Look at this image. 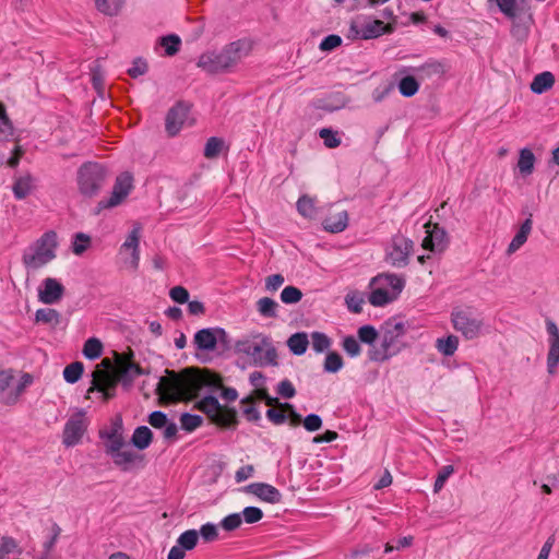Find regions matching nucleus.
I'll use <instances>...</instances> for the list:
<instances>
[{
	"label": "nucleus",
	"mask_w": 559,
	"mask_h": 559,
	"mask_svg": "<svg viewBox=\"0 0 559 559\" xmlns=\"http://www.w3.org/2000/svg\"><path fill=\"white\" fill-rule=\"evenodd\" d=\"M204 389L216 391L222 389L221 396L227 402H234L238 392L234 388H224L222 377L209 369L186 368L179 373L166 370V376L158 381L156 392L167 403L192 401Z\"/></svg>",
	"instance_id": "1"
},
{
	"label": "nucleus",
	"mask_w": 559,
	"mask_h": 559,
	"mask_svg": "<svg viewBox=\"0 0 559 559\" xmlns=\"http://www.w3.org/2000/svg\"><path fill=\"white\" fill-rule=\"evenodd\" d=\"M13 194L17 200L25 199L33 189V178L31 175H25L15 178L13 183Z\"/></svg>",
	"instance_id": "30"
},
{
	"label": "nucleus",
	"mask_w": 559,
	"mask_h": 559,
	"mask_svg": "<svg viewBox=\"0 0 559 559\" xmlns=\"http://www.w3.org/2000/svg\"><path fill=\"white\" fill-rule=\"evenodd\" d=\"M140 227H134L128 235L126 241L122 245V249H131L132 250V265L138 267L140 260Z\"/></svg>",
	"instance_id": "28"
},
{
	"label": "nucleus",
	"mask_w": 559,
	"mask_h": 559,
	"mask_svg": "<svg viewBox=\"0 0 559 559\" xmlns=\"http://www.w3.org/2000/svg\"><path fill=\"white\" fill-rule=\"evenodd\" d=\"M91 243V237L84 233H78L74 236L72 243V251L76 255L83 254Z\"/></svg>",
	"instance_id": "50"
},
{
	"label": "nucleus",
	"mask_w": 559,
	"mask_h": 559,
	"mask_svg": "<svg viewBox=\"0 0 559 559\" xmlns=\"http://www.w3.org/2000/svg\"><path fill=\"white\" fill-rule=\"evenodd\" d=\"M255 399L253 395H248L240 401L242 405V414L248 421L258 423L261 419L260 412L254 406Z\"/></svg>",
	"instance_id": "36"
},
{
	"label": "nucleus",
	"mask_w": 559,
	"mask_h": 559,
	"mask_svg": "<svg viewBox=\"0 0 559 559\" xmlns=\"http://www.w3.org/2000/svg\"><path fill=\"white\" fill-rule=\"evenodd\" d=\"M133 189V177L130 173L124 171L117 176L112 187L111 195L103 199L97 203L95 214H99L103 210L112 209L123 202Z\"/></svg>",
	"instance_id": "13"
},
{
	"label": "nucleus",
	"mask_w": 559,
	"mask_h": 559,
	"mask_svg": "<svg viewBox=\"0 0 559 559\" xmlns=\"http://www.w3.org/2000/svg\"><path fill=\"white\" fill-rule=\"evenodd\" d=\"M349 31L353 38L372 39L392 33L393 27L381 20L366 17L361 23L353 22Z\"/></svg>",
	"instance_id": "16"
},
{
	"label": "nucleus",
	"mask_w": 559,
	"mask_h": 559,
	"mask_svg": "<svg viewBox=\"0 0 559 559\" xmlns=\"http://www.w3.org/2000/svg\"><path fill=\"white\" fill-rule=\"evenodd\" d=\"M159 45L165 49L167 56L176 55L181 46V39L178 35L170 34L159 38Z\"/></svg>",
	"instance_id": "39"
},
{
	"label": "nucleus",
	"mask_w": 559,
	"mask_h": 559,
	"mask_svg": "<svg viewBox=\"0 0 559 559\" xmlns=\"http://www.w3.org/2000/svg\"><path fill=\"white\" fill-rule=\"evenodd\" d=\"M123 3L124 0H95L97 10L109 16L117 15Z\"/></svg>",
	"instance_id": "38"
},
{
	"label": "nucleus",
	"mask_w": 559,
	"mask_h": 559,
	"mask_svg": "<svg viewBox=\"0 0 559 559\" xmlns=\"http://www.w3.org/2000/svg\"><path fill=\"white\" fill-rule=\"evenodd\" d=\"M114 360L115 374H110L99 367H96L93 371L90 391L97 390L103 393L105 401L115 396L118 383H121L124 389H130L138 377L148 373V371L134 361V352L131 348L122 353L115 352Z\"/></svg>",
	"instance_id": "2"
},
{
	"label": "nucleus",
	"mask_w": 559,
	"mask_h": 559,
	"mask_svg": "<svg viewBox=\"0 0 559 559\" xmlns=\"http://www.w3.org/2000/svg\"><path fill=\"white\" fill-rule=\"evenodd\" d=\"M243 520L248 524H253L262 520L263 512L257 507H247L242 511Z\"/></svg>",
	"instance_id": "59"
},
{
	"label": "nucleus",
	"mask_w": 559,
	"mask_h": 559,
	"mask_svg": "<svg viewBox=\"0 0 559 559\" xmlns=\"http://www.w3.org/2000/svg\"><path fill=\"white\" fill-rule=\"evenodd\" d=\"M345 300L347 308L353 313H360L362 311L364 298L360 297L359 295H347Z\"/></svg>",
	"instance_id": "64"
},
{
	"label": "nucleus",
	"mask_w": 559,
	"mask_h": 559,
	"mask_svg": "<svg viewBox=\"0 0 559 559\" xmlns=\"http://www.w3.org/2000/svg\"><path fill=\"white\" fill-rule=\"evenodd\" d=\"M342 45V38L338 35H329L320 43L319 48L322 51H331Z\"/></svg>",
	"instance_id": "62"
},
{
	"label": "nucleus",
	"mask_w": 559,
	"mask_h": 559,
	"mask_svg": "<svg viewBox=\"0 0 559 559\" xmlns=\"http://www.w3.org/2000/svg\"><path fill=\"white\" fill-rule=\"evenodd\" d=\"M224 141L221 138L212 136L210 138L204 147V156L207 159H213L218 157L221 151L223 148Z\"/></svg>",
	"instance_id": "44"
},
{
	"label": "nucleus",
	"mask_w": 559,
	"mask_h": 559,
	"mask_svg": "<svg viewBox=\"0 0 559 559\" xmlns=\"http://www.w3.org/2000/svg\"><path fill=\"white\" fill-rule=\"evenodd\" d=\"M17 548V543L13 537L4 536L0 543V559L13 552Z\"/></svg>",
	"instance_id": "63"
},
{
	"label": "nucleus",
	"mask_w": 559,
	"mask_h": 559,
	"mask_svg": "<svg viewBox=\"0 0 559 559\" xmlns=\"http://www.w3.org/2000/svg\"><path fill=\"white\" fill-rule=\"evenodd\" d=\"M404 333V323L386 322L381 333V344L379 347L372 346L369 349V359L382 362L396 355L400 352V337H402Z\"/></svg>",
	"instance_id": "10"
},
{
	"label": "nucleus",
	"mask_w": 559,
	"mask_h": 559,
	"mask_svg": "<svg viewBox=\"0 0 559 559\" xmlns=\"http://www.w3.org/2000/svg\"><path fill=\"white\" fill-rule=\"evenodd\" d=\"M195 407L204 413L216 425L224 428H234L238 425L237 412L233 407L222 406L213 395L200 400Z\"/></svg>",
	"instance_id": "11"
},
{
	"label": "nucleus",
	"mask_w": 559,
	"mask_h": 559,
	"mask_svg": "<svg viewBox=\"0 0 559 559\" xmlns=\"http://www.w3.org/2000/svg\"><path fill=\"white\" fill-rule=\"evenodd\" d=\"M98 437L103 441L104 452L121 472H131L144 466V454L129 448L121 415L112 417L110 426L100 429Z\"/></svg>",
	"instance_id": "3"
},
{
	"label": "nucleus",
	"mask_w": 559,
	"mask_h": 559,
	"mask_svg": "<svg viewBox=\"0 0 559 559\" xmlns=\"http://www.w3.org/2000/svg\"><path fill=\"white\" fill-rule=\"evenodd\" d=\"M405 286L403 277L382 273L374 276L370 282L371 292L368 300L374 307H383L395 300Z\"/></svg>",
	"instance_id": "8"
},
{
	"label": "nucleus",
	"mask_w": 559,
	"mask_h": 559,
	"mask_svg": "<svg viewBox=\"0 0 559 559\" xmlns=\"http://www.w3.org/2000/svg\"><path fill=\"white\" fill-rule=\"evenodd\" d=\"M153 441V432L146 426H139L134 429L131 437V443L138 450L147 449Z\"/></svg>",
	"instance_id": "26"
},
{
	"label": "nucleus",
	"mask_w": 559,
	"mask_h": 559,
	"mask_svg": "<svg viewBox=\"0 0 559 559\" xmlns=\"http://www.w3.org/2000/svg\"><path fill=\"white\" fill-rule=\"evenodd\" d=\"M190 111V106L183 102H178L173 106L166 116V131L170 136H175L181 130Z\"/></svg>",
	"instance_id": "19"
},
{
	"label": "nucleus",
	"mask_w": 559,
	"mask_h": 559,
	"mask_svg": "<svg viewBox=\"0 0 559 559\" xmlns=\"http://www.w3.org/2000/svg\"><path fill=\"white\" fill-rule=\"evenodd\" d=\"M511 22V34L518 39L528 36L534 23L531 0H488Z\"/></svg>",
	"instance_id": "5"
},
{
	"label": "nucleus",
	"mask_w": 559,
	"mask_h": 559,
	"mask_svg": "<svg viewBox=\"0 0 559 559\" xmlns=\"http://www.w3.org/2000/svg\"><path fill=\"white\" fill-rule=\"evenodd\" d=\"M57 234L53 230L46 231L27 250L24 251L22 261L28 269H39L56 258Z\"/></svg>",
	"instance_id": "9"
},
{
	"label": "nucleus",
	"mask_w": 559,
	"mask_h": 559,
	"mask_svg": "<svg viewBox=\"0 0 559 559\" xmlns=\"http://www.w3.org/2000/svg\"><path fill=\"white\" fill-rule=\"evenodd\" d=\"M554 84L555 75L549 71H545L535 75L533 82L531 83V90L536 94H543L550 90Z\"/></svg>",
	"instance_id": "27"
},
{
	"label": "nucleus",
	"mask_w": 559,
	"mask_h": 559,
	"mask_svg": "<svg viewBox=\"0 0 559 559\" xmlns=\"http://www.w3.org/2000/svg\"><path fill=\"white\" fill-rule=\"evenodd\" d=\"M13 133V123L7 114L4 104L0 102V141H9Z\"/></svg>",
	"instance_id": "35"
},
{
	"label": "nucleus",
	"mask_w": 559,
	"mask_h": 559,
	"mask_svg": "<svg viewBox=\"0 0 559 559\" xmlns=\"http://www.w3.org/2000/svg\"><path fill=\"white\" fill-rule=\"evenodd\" d=\"M451 322L453 329L466 340L478 337L483 328V320L469 308H455L451 313Z\"/></svg>",
	"instance_id": "12"
},
{
	"label": "nucleus",
	"mask_w": 559,
	"mask_h": 559,
	"mask_svg": "<svg viewBox=\"0 0 559 559\" xmlns=\"http://www.w3.org/2000/svg\"><path fill=\"white\" fill-rule=\"evenodd\" d=\"M378 335V331L372 325H362L358 329V337L362 343L372 345Z\"/></svg>",
	"instance_id": "53"
},
{
	"label": "nucleus",
	"mask_w": 559,
	"mask_h": 559,
	"mask_svg": "<svg viewBox=\"0 0 559 559\" xmlns=\"http://www.w3.org/2000/svg\"><path fill=\"white\" fill-rule=\"evenodd\" d=\"M32 382H33V377L28 373H24L21 377V380L17 383V385L8 392V394L3 399V403L7 405L15 404L17 402L19 397L21 396V394L24 392V390L28 385L32 384Z\"/></svg>",
	"instance_id": "29"
},
{
	"label": "nucleus",
	"mask_w": 559,
	"mask_h": 559,
	"mask_svg": "<svg viewBox=\"0 0 559 559\" xmlns=\"http://www.w3.org/2000/svg\"><path fill=\"white\" fill-rule=\"evenodd\" d=\"M309 345L308 335L305 332H298L289 336L287 346L295 355H302L306 353Z\"/></svg>",
	"instance_id": "31"
},
{
	"label": "nucleus",
	"mask_w": 559,
	"mask_h": 559,
	"mask_svg": "<svg viewBox=\"0 0 559 559\" xmlns=\"http://www.w3.org/2000/svg\"><path fill=\"white\" fill-rule=\"evenodd\" d=\"M180 423L183 430L191 432L202 425L203 419L199 415L183 413L180 416Z\"/></svg>",
	"instance_id": "48"
},
{
	"label": "nucleus",
	"mask_w": 559,
	"mask_h": 559,
	"mask_svg": "<svg viewBox=\"0 0 559 559\" xmlns=\"http://www.w3.org/2000/svg\"><path fill=\"white\" fill-rule=\"evenodd\" d=\"M343 348L350 357H356L361 352L360 344L354 336H346L343 340Z\"/></svg>",
	"instance_id": "58"
},
{
	"label": "nucleus",
	"mask_w": 559,
	"mask_h": 559,
	"mask_svg": "<svg viewBox=\"0 0 559 559\" xmlns=\"http://www.w3.org/2000/svg\"><path fill=\"white\" fill-rule=\"evenodd\" d=\"M84 371V366L81 361H74L68 365L63 370V378L68 383L78 382Z\"/></svg>",
	"instance_id": "42"
},
{
	"label": "nucleus",
	"mask_w": 559,
	"mask_h": 559,
	"mask_svg": "<svg viewBox=\"0 0 559 559\" xmlns=\"http://www.w3.org/2000/svg\"><path fill=\"white\" fill-rule=\"evenodd\" d=\"M297 211L305 218L312 219L317 214L316 199L304 194L297 201Z\"/></svg>",
	"instance_id": "33"
},
{
	"label": "nucleus",
	"mask_w": 559,
	"mask_h": 559,
	"mask_svg": "<svg viewBox=\"0 0 559 559\" xmlns=\"http://www.w3.org/2000/svg\"><path fill=\"white\" fill-rule=\"evenodd\" d=\"M64 286L56 278L47 277L38 289V298L43 304L53 305L64 295Z\"/></svg>",
	"instance_id": "20"
},
{
	"label": "nucleus",
	"mask_w": 559,
	"mask_h": 559,
	"mask_svg": "<svg viewBox=\"0 0 559 559\" xmlns=\"http://www.w3.org/2000/svg\"><path fill=\"white\" fill-rule=\"evenodd\" d=\"M199 540V533L195 530H188L183 532L177 539V543L185 550H192Z\"/></svg>",
	"instance_id": "45"
},
{
	"label": "nucleus",
	"mask_w": 559,
	"mask_h": 559,
	"mask_svg": "<svg viewBox=\"0 0 559 559\" xmlns=\"http://www.w3.org/2000/svg\"><path fill=\"white\" fill-rule=\"evenodd\" d=\"M435 346L442 355L453 356L459 347V337L450 334L447 337L437 338Z\"/></svg>",
	"instance_id": "32"
},
{
	"label": "nucleus",
	"mask_w": 559,
	"mask_h": 559,
	"mask_svg": "<svg viewBox=\"0 0 559 559\" xmlns=\"http://www.w3.org/2000/svg\"><path fill=\"white\" fill-rule=\"evenodd\" d=\"M90 421L84 411H79L71 415L67 420L63 432L62 443L67 448L74 447L82 441L83 436L87 431Z\"/></svg>",
	"instance_id": "15"
},
{
	"label": "nucleus",
	"mask_w": 559,
	"mask_h": 559,
	"mask_svg": "<svg viewBox=\"0 0 559 559\" xmlns=\"http://www.w3.org/2000/svg\"><path fill=\"white\" fill-rule=\"evenodd\" d=\"M103 344L96 337L88 338L83 347V354L88 359H96L102 355Z\"/></svg>",
	"instance_id": "43"
},
{
	"label": "nucleus",
	"mask_w": 559,
	"mask_h": 559,
	"mask_svg": "<svg viewBox=\"0 0 559 559\" xmlns=\"http://www.w3.org/2000/svg\"><path fill=\"white\" fill-rule=\"evenodd\" d=\"M252 51V41L248 38L237 39L225 45L221 51H206L202 53L197 66L210 74L231 71L241 60Z\"/></svg>",
	"instance_id": "4"
},
{
	"label": "nucleus",
	"mask_w": 559,
	"mask_h": 559,
	"mask_svg": "<svg viewBox=\"0 0 559 559\" xmlns=\"http://www.w3.org/2000/svg\"><path fill=\"white\" fill-rule=\"evenodd\" d=\"M322 226L324 230L333 234H337L345 230L346 227L348 226L347 211H341L337 213L330 214L323 219Z\"/></svg>",
	"instance_id": "23"
},
{
	"label": "nucleus",
	"mask_w": 559,
	"mask_h": 559,
	"mask_svg": "<svg viewBox=\"0 0 559 559\" xmlns=\"http://www.w3.org/2000/svg\"><path fill=\"white\" fill-rule=\"evenodd\" d=\"M453 472H454V468L452 465H445L438 472V476L433 484L435 492H439L443 488L445 481L453 474Z\"/></svg>",
	"instance_id": "54"
},
{
	"label": "nucleus",
	"mask_w": 559,
	"mask_h": 559,
	"mask_svg": "<svg viewBox=\"0 0 559 559\" xmlns=\"http://www.w3.org/2000/svg\"><path fill=\"white\" fill-rule=\"evenodd\" d=\"M266 418L274 425L280 426L283 425L287 420L286 411L280 406V404H275L271 406L266 411Z\"/></svg>",
	"instance_id": "49"
},
{
	"label": "nucleus",
	"mask_w": 559,
	"mask_h": 559,
	"mask_svg": "<svg viewBox=\"0 0 559 559\" xmlns=\"http://www.w3.org/2000/svg\"><path fill=\"white\" fill-rule=\"evenodd\" d=\"M319 136L323 140L328 148H335L341 145V138L337 131L330 128H323L319 131Z\"/></svg>",
	"instance_id": "46"
},
{
	"label": "nucleus",
	"mask_w": 559,
	"mask_h": 559,
	"mask_svg": "<svg viewBox=\"0 0 559 559\" xmlns=\"http://www.w3.org/2000/svg\"><path fill=\"white\" fill-rule=\"evenodd\" d=\"M344 365L342 356L336 352H330L324 360V371L337 372Z\"/></svg>",
	"instance_id": "47"
},
{
	"label": "nucleus",
	"mask_w": 559,
	"mask_h": 559,
	"mask_svg": "<svg viewBox=\"0 0 559 559\" xmlns=\"http://www.w3.org/2000/svg\"><path fill=\"white\" fill-rule=\"evenodd\" d=\"M414 73L421 81L431 80L436 76L440 78L445 73V66L443 62L435 59H429L419 67L413 68Z\"/></svg>",
	"instance_id": "22"
},
{
	"label": "nucleus",
	"mask_w": 559,
	"mask_h": 559,
	"mask_svg": "<svg viewBox=\"0 0 559 559\" xmlns=\"http://www.w3.org/2000/svg\"><path fill=\"white\" fill-rule=\"evenodd\" d=\"M535 156L530 148H522L518 160L519 171L523 176H528L534 170Z\"/></svg>",
	"instance_id": "34"
},
{
	"label": "nucleus",
	"mask_w": 559,
	"mask_h": 559,
	"mask_svg": "<svg viewBox=\"0 0 559 559\" xmlns=\"http://www.w3.org/2000/svg\"><path fill=\"white\" fill-rule=\"evenodd\" d=\"M277 308L278 304L270 297H263L257 301V309L259 313L264 318H276Z\"/></svg>",
	"instance_id": "37"
},
{
	"label": "nucleus",
	"mask_w": 559,
	"mask_h": 559,
	"mask_svg": "<svg viewBox=\"0 0 559 559\" xmlns=\"http://www.w3.org/2000/svg\"><path fill=\"white\" fill-rule=\"evenodd\" d=\"M276 392L284 399H293L296 395V390L288 379H284L278 383Z\"/></svg>",
	"instance_id": "61"
},
{
	"label": "nucleus",
	"mask_w": 559,
	"mask_h": 559,
	"mask_svg": "<svg viewBox=\"0 0 559 559\" xmlns=\"http://www.w3.org/2000/svg\"><path fill=\"white\" fill-rule=\"evenodd\" d=\"M108 181L107 167L97 162L83 163L76 171L78 189L84 198L97 197Z\"/></svg>",
	"instance_id": "7"
},
{
	"label": "nucleus",
	"mask_w": 559,
	"mask_h": 559,
	"mask_svg": "<svg viewBox=\"0 0 559 559\" xmlns=\"http://www.w3.org/2000/svg\"><path fill=\"white\" fill-rule=\"evenodd\" d=\"M148 70L147 62L142 58L134 59L132 67L128 69V74L132 79H136L143 74H145Z\"/></svg>",
	"instance_id": "55"
},
{
	"label": "nucleus",
	"mask_w": 559,
	"mask_h": 559,
	"mask_svg": "<svg viewBox=\"0 0 559 559\" xmlns=\"http://www.w3.org/2000/svg\"><path fill=\"white\" fill-rule=\"evenodd\" d=\"M245 491L272 504L280 503L283 497L277 488L266 483H252L246 486Z\"/></svg>",
	"instance_id": "21"
},
{
	"label": "nucleus",
	"mask_w": 559,
	"mask_h": 559,
	"mask_svg": "<svg viewBox=\"0 0 559 559\" xmlns=\"http://www.w3.org/2000/svg\"><path fill=\"white\" fill-rule=\"evenodd\" d=\"M426 237L423 239L421 247L431 252H442L448 246L447 231L439 224H425Z\"/></svg>",
	"instance_id": "17"
},
{
	"label": "nucleus",
	"mask_w": 559,
	"mask_h": 559,
	"mask_svg": "<svg viewBox=\"0 0 559 559\" xmlns=\"http://www.w3.org/2000/svg\"><path fill=\"white\" fill-rule=\"evenodd\" d=\"M283 409L286 411L287 419H289V425L293 427L299 426L304 420L301 418V415L298 414L290 403H278Z\"/></svg>",
	"instance_id": "57"
},
{
	"label": "nucleus",
	"mask_w": 559,
	"mask_h": 559,
	"mask_svg": "<svg viewBox=\"0 0 559 559\" xmlns=\"http://www.w3.org/2000/svg\"><path fill=\"white\" fill-rule=\"evenodd\" d=\"M302 298V293L295 286H286L281 293V300L284 304H297Z\"/></svg>",
	"instance_id": "51"
},
{
	"label": "nucleus",
	"mask_w": 559,
	"mask_h": 559,
	"mask_svg": "<svg viewBox=\"0 0 559 559\" xmlns=\"http://www.w3.org/2000/svg\"><path fill=\"white\" fill-rule=\"evenodd\" d=\"M234 349L237 354L250 357L255 366H276L277 352L270 336L262 333L252 334L250 337L238 340Z\"/></svg>",
	"instance_id": "6"
},
{
	"label": "nucleus",
	"mask_w": 559,
	"mask_h": 559,
	"mask_svg": "<svg viewBox=\"0 0 559 559\" xmlns=\"http://www.w3.org/2000/svg\"><path fill=\"white\" fill-rule=\"evenodd\" d=\"M311 344L317 353H322L331 346V340L324 333L313 332L311 334Z\"/></svg>",
	"instance_id": "52"
},
{
	"label": "nucleus",
	"mask_w": 559,
	"mask_h": 559,
	"mask_svg": "<svg viewBox=\"0 0 559 559\" xmlns=\"http://www.w3.org/2000/svg\"><path fill=\"white\" fill-rule=\"evenodd\" d=\"M533 227V221H532V214L528 215V217L522 223L520 226V229L509 243V247L507 249L508 254H512L515 251H518L527 240L528 235L532 231Z\"/></svg>",
	"instance_id": "25"
},
{
	"label": "nucleus",
	"mask_w": 559,
	"mask_h": 559,
	"mask_svg": "<svg viewBox=\"0 0 559 559\" xmlns=\"http://www.w3.org/2000/svg\"><path fill=\"white\" fill-rule=\"evenodd\" d=\"M419 90V83L416 78L407 75L399 82V91L405 97L414 96Z\"/></svg>",
	"instance_id": "41"
},
{
	"label": "nucleus",
	"mask_w": 559,
	"mask_h": 559,
	"mask_svg": "<svg viewBox=\"0 0 559 559\" xmlns=\"http://www.w3.org/2000/svg\"><path fill=\"white\" fill-rule=\"evenodd\" d=\"M200 535L204 542H213L218 537L217 526L212 523L203 524L200 528Z\"/></svg>",
	"instance_id": "60"
},
{
	"label": "nucleus",
	"mask_w": 559,
	"mask_h": 559,
	"mask_svg": "<svg viewBox=\"0 0 559 559\" xmlns=\"http://www.w3.org/2000/svg\"><path fill=\"white\" fill-rule=\"evenodd\" d=\"M546 330L549 335V349L547 354V371L555 374L559 366V329L550 319L546 320Z\"/></svg>",
	"instance_id": "18"
},
{
	"label": "nucleus",
	"mask_w": 559,
	"mask_h": 559,
	"mask_svg": "<svg viewBox=\"0 0 559 559\" xmlns=\"http://www.w3.org/2000/svg\"><path fill=\"white\" fill-rule=\"evenodd\" d=\"M413 248L414 242L411 239L403 235H395L386 249L385 261L394 267H405L409 262Z\"/></svg>",
	"instance_id": "14"
},
{
	"label": "nucleus",
	"mask_w": 559,
	"mask_h": 559,
	"mask_svg": "<svg viewBox=\"0 0 559 559\" xmlns=\"http://www.w3.org/2000/svg\"><path fill=\"white\" fill-rule=\"evenodd\" d=\"M241 523H242L241 515L239 513H231L222 520L221 526L225 531L231 532V531L237 530L241 525Z\"/></svg>",
	"instance_id": "56"
},
{
	"label": "nucleus",
	"mask_w": 559,
	"mask_h": 559,
	"mask_svg": "<svg viewBox=\"0 0 559 559\" xmlns=\"http://www.w3.org/2000/svg\"><path fill=\"white\" fill-rule=\"evenodd\" d=\"M193 343L199 350H214L216 348L215 328H206L199 330L194 334Z\"/></svg>",
	"instance_id": "24"
},
{
	"label": "nucleus",
	"mask_w": 559,
	"mask_h": 559,
	"mask_svg": "<svg viewBox=\"0 0 559 559\" xmlns=\"http://www.w3.org/2000/svg\"><path fill=\"white\" fill-rule=\"evenodd\" d=\"M36 322L57 325L60 322V313L51 308L38 309L35 314Z\"/></svg>",
	"instance_id": "40"
}]
</instances>
